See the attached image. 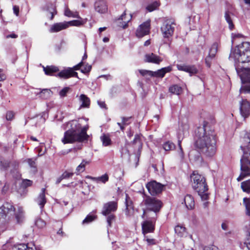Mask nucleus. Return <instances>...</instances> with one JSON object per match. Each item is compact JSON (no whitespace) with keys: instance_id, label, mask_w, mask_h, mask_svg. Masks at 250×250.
Wrapping results in <instances>:
<instances>
[{"instance_id":"24","label":"nucleus","mask_w":250,"mask_h":250,"mask_svg":"<svg viewBox=\"0 0 250 250\" xmlns=\"http://www.w3.org/2000/svg\"><path fill=\"white\" fill-rule=\"evenodd\" d=\"M184 202L187 208L188 209H192L194 208L195 203L194 199L191 195L187 194L185 197Z\"/></svg>"},{"instance_id":"22","label":"nucleus","mask_w":250,"mask_h":250,"mask_svg":"<svg viewBox=\"0 0 250 250\" xmlns=\"http://www.w3.org/2000/svg\"><path fill=\"white\" fill-rule=\"evenodd\" d=\"M79 100L81 103L80 108H89L90 104V99L84 94H81L79 97Z\"/></svg>"},{"instance_id":"13","label":"nucleus","mask_w":250,"mask_h":250,"mask_svg":"<svg viewBox=\"0 0 250 250\" xmlns=\"http://www.w3.org/2000/svg\"><path fill=\"white\" fill-rule=\"evenodd\" d=\"M155 217H152L151 220H146L142 224V231L144 235L146 233L152 232L155 229Z\"/></svg>"},{"instance_id":"15","label":"nucleus","mask_w":250,"mask_h":250,"mask_svg":"<svg viewBox=\"0 0 250 250\" xmlns=\"http://www.w3.org/2000/svg\"><path fill=\"white\" fill-rule=\"evenodd\" d=\"M240 104L241 114L245 119L250 115V102L246 99H242Z\"/></svg>"},{"instance_id":"57","label":"nucleus","mask_w":250,"mask_h":250,"mask_svg":"<svg viewBox=\"0 0 250 250\" xmlns=\"http://www.w3.org/2000/svg\"><path fill=\"white\" fill-rule=\"evenodd\" d=\"M14 113L12 111H8L6 115V118L7 120H12L14 117Z\"/></svg>"},{"instance_id":"12","label":"nucleus","mask_w":250,"mask_h":250,"mask_svg":"<svg viewBox=\"0 0 250 250\" xmlns=\"http://www.w3.org/2000/svg\"><path fill=\"white\" fill-rule=\"evenodd\" d=\"M14 215L13 218L14 221L10 225L16 223L18 224H21L25 220V212L21 207H18L17 208H15V211H14Z\"/></svg>"},{"instance_id":"49","label":"nucleus","mask_w":250,"mask_h":250,"mask_svg":"<svg viewBox=\"0 0 250 250\" xmlns=\"http://www.w3.org/2000/svg\"><path fill=\"white\" fill-rule=\"evenodd\" d=\"M91 69V66L88 64H85V65H84L81 71L83 73H87L90 71Z\"/></svg>"},{"instance_id":"46","label":"nucleus","mask_w":250,"mask_h":250,"mask_svg":"<svg viewBox=\"0 0 250 250\" xmlns=\"http://www.w3.org/2000/svg\"><path fill=\"white\" fill-rule=\"evenodd\" d=\"M139 73L141 74V75L143 76H150V77H153V71H149V70H143V69H140L139 70Z\"/></svg>"},{"instance_id":"58","label":"nucleus","mask_w":250,"mask_h":250,"mask_svg":"<svg viewBox=\"0 0 250 250\" xmlns=\"http://www.w3.org/2000/svg\"><path fill=\"white\" fill-rule=\"evenodd\" d=\"M83 65V61H81L80 62H79L77 65L74 66L73 67H71L73 71L75 70H78L80 69V67H82Z\"/></svg>"},{"instance_id":"35","label":"nucleus","mask_w":250,"mask_h":250,"mask_svg":"<svg viewBox=\"0 0 250 250\" xmlns=\"http://www.w3.org/2000/svg\"><path fill=\"white\" fill-rule=\"evenodd\" d=\"M218 47V43H217V42L213 43L209 49L208 54H209L210 56H211L212 57H213L214 58L215 56V55L217 52Z\"/></svg>"},{"instance_id":"18","label":"nucleus","mask_w":250,"mask_h":250,"mask_svg":"<svg viewBox=\"0 0 250 250\" xmlns=\"http://www.w3.org/2000/svg\"><path fill=\"white\" fill-rule=\"evenodd\" d=\"M70 22H63L56 23L53 24L49 29L50 33L59 32L69 27Z\"/></svg>"},{"instance_id":"50","label":"nucleus","mask_w":250,"mask_h":250,"mask_svg":"<svg viewBox=\"0 0 250 250\" xmlns=\"http://www.w3.org/2000/svg\"><path fill=\"white\" fill-rule=\"evenodd\" d=\"M69 87H65L63 89H62L59 92V95L61 97H64L66 95V94L68 93L69 90Z\"/></svg>"},{"instance_id":"45","label":"nucleus","mask_w":250,"mask_h":250,"mask_svg":"<svg viewBox=\"0 0 250 250\" xmlns=\"http://www.w3.org/2000/svg\"><path fill=\"white\" fill-rule=\"evenodd\" d=\"M141 138V135L140 134H136L133 141V144L134 145L138 144L139 147L141 146L142 143Z\"/></svg>"},{"instance_id":"62","label":"nucleus","mask_w":250,"mask_h":250,"mask_svg":"<svg viewBox=\"0 0 250 250\" xmlns=\"http://www.w3.org/2000/svg\"><path fill=\"white\" fill-rule=\"evenodd\" d=\"M130 120H131V117H129V118L124 117V118H123V119H122L123 124L124 125H126L130 124V122H129V121Z\"/></svg>"},{"instance_id":"31","label":"nucleus","mask_w":250,"mask_h":250,"mask_svg":"<svg viewBox=\"0 0 250 250\" xmlns=\"http://www.w3.org/2000/svg\"><path fill=\"white\" fill-rule=\"evenodd\" d=\"M169 91L172 94L179 95L182 93V88L180 86L175 84L170 86L169 88Z\"/></svg>"},{"instance_id":"63","label":"nucleus","mask_w":250,"mask_h":250,"mask_svg":"<svg viewBox=\"0 0 250 250\" xmlns=\"http://www.w3.org/2000/svg\"><path fill=\"white\" fill-rule=\"evenodd\" d=\"M14 13L17 16H19V7L17 5H14L13 7Z\"/></svg>"},{"instance_id":"64","label":"nucleus","mask_w":250,"mask_h":250,"mask_svg":"<svg viewBox=\"0 0 250 250\" xmlns=\"http://www.w3.org/2000/svg\"><path fill=\"white\" fill-rule=\"evenodd\" d=\"M98 104L102 108L107 109V108L106 107V104L104 102L98 101Z\"/></svg>"},{"instance_id":"6","label":"nucleus","mask_w":250,"mask_h":250,"mask_svg":"<svg viewBox=\"0 0 250 250\" xmlns=\"http://www.w3.org/2000/svg\"><path fill=\"white\" fill-rule=\"evenodd\" d=\"M191 181L192 188L198 193L202 200H208V198L207 193L208 187L205 177L196 171H193L191 175Z\"/></svg>"},{"instance_id":"10","label":"nucleus","mask_w":250,"mask_h":250,"mask_svg":"<svg viewBox=\"0 0 250 250\" xmlns=\"http://www.w3.org/2000/svg\"><path fill=\"white\" fill-rule=\"evenodd\" d=\"M164 185L155 181H151L146 185L149 193L152 195H156L163 191Z\"/></svg>"},{"instance_id":"53","label":"nucleus","mask_w":250,"mask_h":250,"mask_svg":"<svg viewBox=\"0 0 250 250\" xmlns=\"http://www.w3.org/2000/svg\"><path fill=\"white\" fill-rule=\"evenodd\" d=\"M213 57H212L209 54H208L207 57L205 59L206 64L208 67H209L211 65V61L214 59Z\"/></svg>"},{"instance_id":"14","label":"nucleus","mask_w":250,"mask_h":250,"mask_svg":"<svg viewBox=\"0 0 250 250\" xmlns=\"http://www.w3.org/2000/svg\"><path fill=\"white\" fill-rule=\"evenodd\" d=\"M150 25V21H147L140 25L136 31V36L141 38L148 34L149 32Z\"/></svg>"},{"instance_id":"43","label":"nucleus","mask_w":250,"mask_h":250,"mask_svg":"<svg viewBox=\"0 0 250 250\" xmlns=\"http://www.w3.org/2000/svg\"><path fill=\"white\" fill-rule=\"evenodd\" d=\"M101 139L104 146H107L109 145V138L108 135L104 134L101 137Z\"/></svg>"},{"instance_id":"42","label":"nucleus","mask_w":250,"mask_h":250,"mask_svg":"<svg viewBox=\"0 0 250 250\" xmlns=\"http://www.w3.org/2000/svg\"><path fill=\"white\" fill-rule=\"evenodd\" d=\"M125 204L127 209H130V208H133L132 201L130 197L127 194H125Z\"/></svg>"},{"instance_id":"40","label":"nucleus","mask_w":250,"mask_h":250,"mask_svg":"<svg viewBox=\"0 0 250 250\" xmlns=\"http://www.w3.org/2000/svg\"><path fill=\"white\" fill-rule=\"evenodd\" d=\"M101 213L104 216H107L109 214V203H106L104 204Z\"/></svg>"},{"instance_id":"38","label":"nucleus","mask_w":250,"mask_h":250,"mask_svg":"<svg viewBox=\"0 0 250 250\" xmlns=\"http://www.w3.org/2000/svg\"><path fill=\"white\" fill-rule=\"evenodd\" d=\"M88 163V162L83 160L82 163L76 168V170L77 173L78 174L83 172L85 170V165Z\"/></svg>"},{"instance_id":"33","label":"nucleus","mask_w":250,"mask_h":250,"mask_svg":"<svg viewBox=\"0 0 250 250\" xmlns=\"http://www.w3.org/2000/svg\"><path fill=\"white\" fill-rule=\"evenodd\" d=\"M46 10L51 15V20L53 19V17L56 14L57 12L56 10V6L54 4H49L47 6Z\"/></svg>"},{"instance_id":"9","label":"nucleus","mask_w":250,"mask_h":250,"mask_svg":"<svg viewBox=\"0 0 250 250\" xmlns=\"http://www.w3.org/2000/svg\"><path fill=\"white\" fill-rule=\"evenodd\" d=\"M143 203L146 206V209L155 212V216H156V213L160 210L162 206V203L160 200L149 196L146 197L144 200Z\"/></svg>"},{"instance_id":"48","label":"nucleus","mask_w":250,"mask_h":250,"mask_svg":"<svg viewBox=\"0 0 250 250\" xmlns=\"http://www.w3.org/2000/svg\"><path fill=\"white\" fill-rule=\"evenodd\" d=\"M10 163L5 160H0V165L4 169H6L10 167Z\"/></svg>"},{"instance_id":"2","label":"nucleus","mask_w":250,"mask_h":250,"mask_svg":"<svg viewBox=\"0 0 250 250\" xmlns=\"http://www.w3.org/2000/svg\"><path fill=\"white\" fill-rule=\"evenodd\" d=\"M67 126L69 129L64 132L62 139L64 144L83 142L88 140L89 136L86 132L89 128L88 125L82 127L79 121L72 120L67 123Z\"/></svg>"},{"instance_id":"5","label":"nucleus","mask_w":250,"mask_h":250,"mask_svg":"<svg viewBox=\"0 0 250 250\" xmlns=\"http://www.w3.org/2000/svg\"><path fill=\"white\" fill-rule=\"evenodd\" d=\"M15 208L13 204L8 202H4L0 207V234L14 221L13 214Z\"/></svg>"},{"instance_id":"1","label":"nucleus","mask_w":250,"mask_h":250,"mask_svg":"<svg viewBox=\"0 0 250 250\" xmlns=\"http://www.w3.org/2000/svg\"><path fill=\"white\" fill-rule=\"evenodd\" d=\"M207 122L195 130V146L207 157H212L216 151V139L212 130H207Z\"/></svg>"},{"instance_id":"36","label":"nucleus","mask_w":250,"mask_h":250,"mask_svg":"<svg viewBox=\"0 0 250 250\" xmlns=\"http://www.w3.org/2000/svg\"><path fill=\"white\" fill-rule=\"evenodd\" d=\"M231 15H232L230 13L227 11L226 12L225 14V17L226 21L228 23L229 25V27L230 29H232L233 28V24L232 22V20L231 19Z\"/></svg>"},{"instance_id":"8","label":"nucleus","mask_w":250,"mask_h":250,"mask_svg":"<svg viewBox=\"0 0 250 250\" xmlns=\"http://www.w3.org/2000/svg\"><path fill=\"white\" fill-rule=\"evenodd\" d=\"M175 26L176 23L173 20L167 19L164 21L161 27L163 38L168 42L173 35Z\"/></svg>"},{"instance_id":"51","label":"nucleus","mask_w":250,"mask_h":250,"mask_svg":"<svg viewBox=\"0 0 250 250\" xmlns=\"http://www.w3.org/2000/svg\"><path fill=\"white\" fill-rule=\"evenodd\" d=\"M33 184V182L30 180L24 179L22 182V186L24 188L31 186Z\"/></svg>"},{"instance_id":"54","label":"nucleus","mask_w":250,"mask_h":250,"mask_svg":"<svg viewBox=\"0 0 250 250\" xmlns=\"http://www.w3.org/2000/svg\"><path fill=\"white\" fill-rule=\"evenodd\" d=\"M144 236H145L144 240L147 242L148 245H155L156 244V241L155 239L148 238L146 236V235Z\"/></svg>"},{"instance_id":"21","label":"nucleus","mask_w":250,"mask_h":250,"mask_svg":"<svg viewBox=\"0 0 250 250\" xmlns=\"http://www.w3.org/2000/svg\"><path fill=\"white\" fill-rule=\"evenodd\" d=\"M45 189L43 188L42 189L41 193L38 197L36 199L35 201L40 206V208L42 210L44 205L46 203V199L45 195Z\"/></svg>"},{"instance_id":"39","label":"nucleus","mask_w":250,"mask_h":250,"mask_svg":"<svg viewBox=\"0 0 250 250\" xmlns=\"http://www.w3.org/2000/svg\"><path fill=\"white\" fill-rule=\"evenodd\" d=\"M64 15L69 17L78 18L79 17V15L77 12H73L70 11L68 8L65 9Z\"/></svg>"},{"instance_id":"60","label":"nucleus","mask_w":250,"mask_h":250,"mask_svg":"<svg viewBox=\"0 0 250 250\" xmlns=\"http://www.w3.org/2000/svg\"><path fill=\"white\" fill-rule=\"evenodd\" d=\"M133 208H130V209H125V214L127 216L131 217L133 215Z\"/></svg>"},{"instance_id":"32","label":"nucleus","mask_w":250,"mask_h":250,"mask_svg":"<svg viewBox=\"0 0 250 250\" xmlns=\"http://www.w3.org/2000/svg\"><path fill=\"white\" fill-rule=\"evenodd\" d=\"M175 232L179 237H183L186 234V228L182 226L177 225L175 228Z\"/></svg>"},{"instance_id":"28","label":"nucleus","mask_w":250,"mask_h":250,"mask_svg":"<svg viewBox=\"0 0 250 250\" xmlns=\"http://www.w3.org/2000/svg\"><path fill=\"white\" fill-rule=\"evenodd\" d=\"M43 71L47 75H52L54 73L59 71V68L55 66H43Z\"/></svg>"},{"instance_id":"26","label":"nucleus","mask_w":250,"mask_h":250,"mask_svg":"<svg viewBox=\"0 0 250 250\" xmlns=\"http://www.w3.org/2000/svg\"><path fill=\"white\" fill-rule=\"evenodd\" d=\"M96 210H93L89 213L85 219L83 221V224H88L92 222L97 218V216L96 214Z\"/></svg>"},{"instance_id":"41","label":"nucleus","mask_w":250,"mask_h":250,"mask_svg":"<svg viewBox=\"0 0 250 250\" xmlns=\"http://www.w3.org/2000/svg\"><path fill=\"white\" fill-rule=\"evenodd\" d=\"M159 6V4L157 2L155 1L151 4H149L146 7V9L148 12H152L155 10Z\"/></svg>"},{"instance_id":"44","label":"nucleus","mask_w":250,"mask_h":250,"mask_svg":"<svg viewBox=\"0 0 250 250\" xmlns=\"http://www.w3.org/2000/svg\"><path fill=\"white\" fill-rule=\"evenodd\" d=\"M35 225L39 228L42 229L45 226V222L42 219L38 218L35 221Z\"/></svg>"},{"instance_id":"16","label":"nucleus","mask_w":250,"mask_h":250,"mask_svg":"<svg viewBox=\"0 0 250 250\" xmlns=\"http://www.w3.org/2000/svg\"><path fill=\"white\" fill-rule=\"evenodd\" d=\"M56 76L64 79H67L71 77H78V73L74 71L71 67H68L58 73Z\"/></svg>"},{"instance_id":"23","label":"nucleus","mask_w":250,"mask_h":250,"mask_svg":"<svg viewBox=\"0 0 250 250\" xmlns=\"http://www.w3.org/2000/svg\"><path fill=\"white\" fill-rule=\"evenodd\" d=\"M171 70L172 67L170 66L162 68L157 71H153V77L163 78L166 73L169 72Z\"/></svg>"},{"instance_id":"34","label":"nucleus","mask_w":250,"mask_h":250,"mask_svg":"<svg viewBox=\"0 0 250 250\" xmlns=\"http://www.w3.org/2000/svg\"><path fill=\"white\" fill-rule=\"evenodd\" d=\"M39 94L42 98L47 99L51 96L52 92L49 89H44L41 91Z\"/></svg>"},{"instance_id":"56","label":"nucleus","mask_w":250,"mask_h":250,"mask_svg":"<svg viewBox=\"0 0 250 250\" xmlns=\"http://www.w3.org/2000/svg\"><path fill=\"white\" fill-rule=\"evenodd\" d=\"M182 140H180V138L178 139V145L180 149L179 155L181 158H184V152L181 146Z\"/></svg>"},{"instance_id":"61","label":"nucleus","mask_w":250,"mask_h":250,"mask_svg":"<svg viewBox=\"0 0 250 250\" xmlns=\"http://www.w3.org/2000/svg\"><path fill=\"white\" fill-rule=\"evenodd\" d=\"M69 25L79 26L82 24V22L78 20H75L69 22Z\"/></svg>"},{"instance_id":"37","label":"nucleus","mask_w":250,"mask_h":250,"mask_svg":"<svg viewBox=\"0 0 250 250\" xmlns=\"http://www.w3.org/2000/svg\"><path fill=\"white\" fill-rule=\"evenodd\" d=\"M163 147L165 150L169 151L174 149L175 145L171 142L167 141L163 144Z\"/></svg>"},{"instance_id":"30","label":"nucleus","mask_w":250,"mask_h":250,"mask_svg":"<svg viewBox=\"0 0 250 250\" xmlns=\"http://www.w3.org/2000/svg\"><path fill=\"white\" fill-rule=\"evenodd\" d=\"M241 188L243 191L247 193H250V180L242 182L241 184Z\"/></svg>"},{"instance_id":"47","label":"nucleus","mask_w":250,"mask_h":250,"mask_svg":"<svg viewBox=\"0 0 250 250\" xmlns=\"http://www.w3.org/2000/svg\"><path fill=\"white\" fill-rule=\"evenodd\" d=\"M118 208L117 200L110 201V212H115Z\"/></svg>"},{"instance_id":"52","label":"nucleus","mask_w":250,"mask_h":250,"mask_svg":"<svg viewBox=\"0 0 250 250\" xmlns=\"http://www.w3.org/2000/svg\"><path fill=\"white\" fill-rule=\"evenodd\" d=\"M74 173L73 172H68L67 171H64L61 175L62 178L63 179H68L69 178L72 177Z\"/></svg>"},{"instance_id":"29","label":"nucleus","mask_w":250,"mask_h":250,"mask_svg":"<svg viewBox=\"0 0 250 250\" xmlns=\"http://www.w3.org/2000/svg\"><path fill=\"white\" fill-rule=\"evenodd\" d=\"M243 205L245 208V213L250 216V198L245 197L243 199Z\"/></svg>"},{"instance_id":"11","label":"nucleus","mask_w":250,"mask_h":250,"mask_svg":"<svg viewBox=\"0 0 250 250\" xmlns=\"http://www.w3.org/2000/svg\"><path fill=\"white\" fill-rule=\"evenodd\" d=\"M132 15L131 14L126 18V13L125 11L120 18L114 21V26H117L120 28L125 29L128 26V23L130 21Z\"/></svg>"},{"instance_id":"19","label":"nucleus","mask_w":250,"mask_h":250,"mask_svg":"<svg viewBox=\"0 0 250 250\" xmlns=\"http://www.w3.org/2000/svg\"><path fill=\"white\" fill-rule=\"evenodd\" d=\"M162 61L163 59L162 58L152 53L147 54L145 56V61L146 62L159 64Z\"/></svg>"},{"instance_id":"59","label":"nucleus","mask_w":250,"mask_h":250,"mask_svg":"<svg viewBox=\"0 0 250 250\" xmlns=\"http://www.w3.org/2000/svg\"><path fill=\"white\" fill-rule=\"evenodd\" d=\"M6 78V76L4 73V71L2 69L0 68V82L3 81Z\"/></svg>"},{"instance_id":"20","label":"nucleus","mask_w":250,"mask_h":250,"mask_svg":"<svg viewBox=\"0 0 250 250\" xmlns=\"http://www.w3.org/2000/svg\"><path fill=\"white\" fill-rule=\"evenodd\" d=\"M12 250H36V248L32 243L25 244H19L15 245Z\"/></svg>"},{"instance_id":"3","label":"nucleus","mask_w":250,"mask_h":250,"mask_svg":"<svg viewBox=\"0 0 250 250\" xmlns=\"http://www.w3.org/2000/svg\"><path fill=\"white\" fill-rule=\"evenodd\" d=\"M244 144L241 146L243 155L240 160V174L237 178L240 181L247 176L250 175V130L244 138Z\"/></svg>"},{"instance_id":"25","label":"nucleus","mask_w":250,"mask_h":250,"mask_svg":"<svg viewBox=\"0 0 250 250\" xmlns=\"http://www.w3.org/2000/svg\"><path fill=\"white\" fill-rule=\"evenodd\" d=\"M95 10L101 13H104L107 11V6L104 1H97L95 4Z\"/></svg>"},{"instance_id":"4","label":"nucleus","mask_w":250,"mask_h":250,"mask_svg":"<svg viewBox=\"0 0 250 250\" xmlns=\"http://www.w3.org/2000/svg\"><path fill=\"white\" fill-rule=\"evenodd\" d=\"M229 58L234 61L235 65H239L240 63L250 62V43L243 42L238 45L234 51H231Z\"/></svg>"},{"instance_id":"7","label":"nucleus","mask_w":250,"mask_h":250,"mask_svg":"<svg viewBox=\"0 0 250 250\" xmlns=\"http://www.w3.org/2000/svg\"><path fill=\"white\" fill-rule=\"evenodd\" d=\"M235 69L243 84L240 89V93H250V68L236 65Z\"/></svg>"},{"instance_id":"55","label":"nucleus","mask_w":250,"mask_h":250,"mask_svg":"<svg viewBox=\"0 0 250 250\" xmlns=\"http://www.w3.org/2000/svg\"><path fill=\"white\" fill-rule=\"evenodd\" d=\"M37 158L33 159H28L27 161L28 162V165L31 167H33L34 168H36V160Z\"/></svg>"},{"instance_id":"27","label":"nucleus","mask_w":250,"mask_h":250,"mask_svg":"<svg viewBox=\"0 0 250 250\" xmlns=\"http://www.w3.org/2000/svg\"><path fill=\"white\" fill-rule=\"evenodd\" d=\"M86 178L90 179L97 183H105L108 180V175L106 173L98 177H93L90 176H87Z\"/></svg>"},{"instance_id":"17","label":"nucleus","mask_w":250,"mask_h":250,"mask_svg":"<svg viewBox=\"0 0 250 250\" xmlns=\"http://www.w3.org/2000/svg\"><path fill=\"white\" fill-rule=\"evenodd\" d=\"M176 67L178 70L180 71H183L188 73L189 75L191 76L193 75L196 74L198 72V69L195 65H189L186 64H177Z\"/></svg>"}]
</instances>
